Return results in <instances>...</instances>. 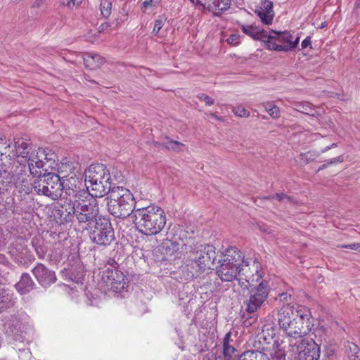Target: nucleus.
<instances>
[{
	"mask_svg": "<svg viewBox=\"0 0 360 360\" xmlns=\"http://www.w3.org/2000/svg\"><path fill=\"white\" fill-rule=\"evenodd\" d=\"M342 162H343L342 156V155L338 156V158L330 160L328 163L323 164L322 166H321L319 168L318 171H320V170L327 167L329 165L335 164V163Z\"/></svg>",
	"mask_w": 360,
	"mask_h": 360,
	"instance_id": "603ef678",
	"label": "nucleus"
},
{
	"mask_svg": "<svg viewBox=\"0 0 360 360\" xmlns=\"http://www.w3.org/2000/svg\"><path fill=\"white\" fill-rule=\"evenodd\" d=\"M219 263L220 264L217 266L216 272L221 281L231 282L237 278V276H240L242 269L236 267V264H229V262L226 263L221 260Z\"/></svg>",
	"mask_w": 360,
	"mask_h": 360,
	"instance_id": "ddd939ff",
	"label": "nucleus"
},
{
	"mask_svg": "<svg viewBox=\"0 0 360 360\" xmlns=\"http://www.w3.org/2000/svg\"><path fill=\"white\" fill-rule=\"evenodd\" d=\"M87 230L91 241L98 245L106 247L115 240L110 219L102 215Z\"/></svg>",
	"mask_w": 360,
	"mask_h": 360,
	"instance_id": "0eeeda50",
	"label": "nucleus"
},
{
	"mask_svg": "<svg viewBox=\"0 0 360 360\" xmlns=\"http://www.w3.org/2000/svg\"><path fill=\"white\" fill-rule=\"evenodd\" d=\"M65 193L69 196H75L77 199H79V194L84 190L80 189V185L82 183L75 177L71 176L66 180V182L63 181Z\"/></svg>",
	"mask_w": 360,
	"mask_h": 360,
	"instance_id": "aec40b11",
	"label": "nucleus"
},
{
	"mask_svg": "<svg viewBox=\"0 0 360 360\" xmlns=\"http://www.w3.org/2000/svg\"><path fill=\"white\" fill-rule=\"evenodd\" d=\"M264 347L247 350L240 354L239 360H269V356L263 352Z\"/></svg>",
	"mask_w": 360,
	"mask_h": 360,
	"instance_id": "b1692460",
	"label": "nucleus"
},
{
	"mask_svg": "<svg viewBox=\"0 0 360 360\" xmlns=\"http://www.w3.org/2000/svg\"><path fill=\"white\" fill-rule=\"evenodd\" d=\"M25 328V326L20 319L13 318L6 323V334L13 341L24 343L26 340Z\"/></svg>",
	"mask_w": 360,
	"mask_h": 360,
	"instance_id": "4468645a",
	"label": "nucleus"
},
{
	"mask_svg": "<svg viewBox=\"0 0 360 360\" xmlns=\"http://www.w3.org/2000/svg\"><path fill=\"white\" fill-rule=\"evenodd\" d=\"M268 113L272 118H278L280 116V110L278 107L273 104L271 109H269Z\"/></svg>",
	"mask_w": 360,
	"mask_h": 360,
	"instance_id": "3c124183",
	"label": "nucleus"
},
{
	"mask_svg": "<svg viewBox=\"0 0 360 360\" xmlns=\"http://www.w3.org/2000/svg\"><path fill=\"white\" fill-rule=\"evenodd\" d=\"M236 279L238 281V284L243 289L249 290L250 288H251L253 286H255L254 285H250V281L246 278H241L240 276H237Z\"/></svg>",
	"mask_w": 360,
	"mask_h": 360,
	"instance_id": "09e8293b",
	"label": "nucleus"
},
{
	"mask_svg": "<svg viewBox=\"0 0 360 360\" xmlns=\"http://www.w3.org/2000/svg\"><path fill=\"white\" fill-rule=\"evenodd\" d=\"M243 32L247 35L251 37L255 40H264L267 37V32L263 29L253 25H241Z\"/></svg>",
	"mask_w": 360,
	"mask_h": 360,
	"instance_id": "4be33fe9",
	"label": "nucleus"
},
{
	"mask_svg": "<svg viewBox=\"0 0 360 360\" xmlns=\"http://www.w3.org/2000/svg\"><path fill=\"white\" fill-rule=\"evenodd\" d=\"M197 97L199 98V100L204 101L207 105H212L214 103L213 98L203 93L199 94Z\"/></svg>",
	"mask_w": 360,
	"mask_h": 360,
	"instance_id": "de8ad7c7",
	"label": "nucleus"
},
{
	"mask_svg": "<svg viewBox=\"0 0 360 360\" xmlns=\"http://www.w3.org/2000/svg\"><path fill=\"white\" fill-rule=\"evenodd\" d=\"M295 106L297 111L306 115L314 116L315 110L312 108L310 103L304 102H298L295 103Z\"/></svg>",
	"mask_w": 360,
	"mask_h": 360,
	"instance_id": "7c9ffc66",
	"label": "nucleus"
},
{
	"mask_svg": "<svg viewBox=\"0 0 360 360\" xmlns=\"http://www.w3.org/2000/svg\"><path fill=\"white\" fill-rule=\"evenodd\" d=\"M319 155L320 153L316 151H308L304 153H301L300 155V159L302 163L308 164L316 160Z\"/></svg>",
	"mask_w": 360,
	"mask_h": 360,
	"instance_id": "473e14b6",
	"label": "nucleus"
},
{
	"mask_svg": "<svg viewBox=\"0 0 360 360\" xmlns=\"http://www.w3.org/2000/svg\"><path fill=\"white\" fill-rule=\"evenodd\" d=\"M297 356L295 360H319L321 348L312 339H304L297 346Z\"/></svg>",
	"mask_w": 360,
	"mask_h": 360,
	"instance_id": "9b49d317",
	"label": "nucleus"
},
{
	"mask_svg": "<svg viewBox=\"0 0 360 360\" xmlns=\"http://www.w3.org/2000/svg\"><path fill=\"white\" fill-rule=\"evenodd\" d=\"M346 352L350 360L355 358L356 355H360V349L356 344L352 342H347V345H346Z\"/></svg>",
	"mask_w": 360,
	"mask_h": 360,
	"instance_id": "72a5a7b5",
	"label": "nucleus"
},
{
	"mask_svg": "<svg viewBox=\"0 0 360 360\" xmlns=\"http://www.w3.org/2000/svg\"><path fill=\"white\" fill-rule=\"evenodd\" d=\"M11 172V179L12 180V187L20 183H25V179L27 177L26 166L24 164L19 163L16 168Z\"/></svg>",
	"mask_w": 360,
	"mask_h": 360,
	"instance_id": "5701e85b",
	"label": "nucleus"
},
{
	"mask_svg": "<svg viewBox=\"0 0 360 360\" xmlns=\"http://www.w3.org/2000/svg\"><path fill=\"white\" fill-rule=\"evenodd\" d=\"M267 37L264 40H261L266 44L268 49L274 50L277 51H286V49H285V46L277 44L275 41H277L274 35H270L267 34Z\"/></svg>",
	"mask_w": 360,
	"mask_h": 360,
	"instance_id": "cd10ccee",
	"label": "nucleus"
},
{
	"mask_svg": "<svg viewBox=\"0 0 360 360\" xmlns=\"http://www.w3.org/2000/svg\"><path fill=\"white\" fill-rule=\"evenodd\" d=\"M309 45H311V38L310 37H307L302 41L301 46L302 49H306Z\"/></svg>",
	"mask_w": 360,
	"mask_h": 360,
	"instance_id": "052dcab7",
	"label": "nucleus"
},
{
	"mask_svg": "<svg viewBox=\"0 0 360 360\" xmlns=\"http://www.w3.org/2000/svg\"><path fill=\"white\" fill-rule=\"evenodd\" d=\"M11 183L10 172H6V174L0 175V195L12 188Z\"/></svg>",
	"mask_w": 360,
	"mask_h": 360,
	"instance_id": "c85d7f7f",
	"label": "nucleus"
},
{
	"mask_svg": "<svg viewBox=\"0 0 360 360\" xmlns=\"http://www.w3.org/2000/svg\"><path fill=\"white\" fill-rule=\"evenodd\" d=\"M102 281L115 292H121L128 287V280L117 269L107 268L102 272Z\"/></svg>",
	"mask_w": 360,
	"mask_h": 360,
	"instance_id": "9d476101",
	"label": "nucleus"
},
{
	"mask_svg": "<svg viewBox=\"0 0 360 360\" xmlns=\"http://www.w3.org/2000/svg\"><path fill=\"white\" fill-rule=\"evenodd\" d=\"M239 352L233 346L228 345L223 347V356L224 360H239L240 358Z\"/></svg>",
	"mask_w": 360,
	"mask_h": 360,
	"instance_id": "bb28decb",
	"label": "nucleus"
},
{
	"mask_svg": "<svg viewBox=\"0 0 360 360\" xmlns=\"http://www.w3.org/2000/svg\"><path fill=\"white\" fill-rule=\"evenodd\" d=\"M166 244V250L169 255H173L178 252H182L181 246H179L178 242H176L173 238H171Z\"/></svg>",
	"mask_w": 360,
	"mask_h": 360,
	"instance_id": "4c0bfd02",
	"label": "nucleus"
},
{
	"mask_svg": "<svg viewBox=\"0 0 360 360\" xmlns=\"http://www.w3.org/2000/svg\"><path fill=\"white\" fill-rule=\"evenodd\" d=\"M172 238L178 242L179 246L181 248L182 253H190L196 243L195 239L188 236V232L184 229L176 231Z\"/></svg>",
	"mask_w": 360,
	"mask_h": 360,
	"instance_id": "dca6fc26",
	"label": "nucleus"
},
{
	"mask_svg": "<svg viewBox=\"0 0 360 360\" xmlns=\"http://www.w3.org/2000/svg\"><path fill=\"white\" fill-rule=\"evenodd\" d=\"M278 297L281 299V301L283 302H288L291 300V295L288 292H282L278 294Z\"/></svg>",
	"mask_w": 360,
	"mask_h": 360,
	"instance_id": "bf43d9fd",
	"label": "nucleus"
},
{
	"mask_svg": "<svg viewBox=\"0 0 360 360\" xmlns=\"http://www.w3.org/2000/svg\"><path fill=\"white\" fill-rule=\"evenodd\" d=\"M166 19L163 16H159L157 20H155L154 23V27L153 30V32L155 33V34H158L164 25V23L165 22Z\"/></svg>",
	"mask_w": 360,
	"mask_h": 360,
	"instance_id": "c03bdc74",
	"label": "nucleus"
},
{
	"mask_svg": "<svg viewBox=\"0 0 360 360\" xmlns=\"http://www.w3.org/2000/svg\"><path fill=\"white\" fill-rule=\"evenodd\" d=\"M224 259H220L221 261L228 263L229 264H236V267L240 268L243 263H245V265H248V262L244 260V256L243 253L236 247H231L226 250L224 254Z\"/></svg>",
	"mask_w": 360,
	"mask_h": 360,
	"instance_id": "a211bd4d",
	"label": "nucleus"
},
{
	"mask_svg": "<svg viewBox=\"0 0 360 360\" xmlns=\"http://www.w3.org/2000/svg\"><path fill=\"white\" fill-rule=\"evenodd\" d=\"M9 166L6 165L2 160L0 159V175L6 174L8 171Z\"/></svg>",
	"mask_w": 360,
	"mask_h": 360,
	"instance_id": "13d9d810",
	"label": "nucleus"
},
{
	"mask_svg": "<svg viewBox=\"0 0 360 360\" xmlns=\"http://www.w3.org/2000/svg\"><path fill=\"white\" fill-rule=\"evenodd\" d=\"M165 139L167 140V141L166 142V145H165V149L173 151L181 150V148L184 146L182 143L179 142L177 141H172L168 136H166Z\"/></svg>",
	"mask_w": 360,
	"mask_h": 360,
	"instance_id": "c9c22d12",
	"label": "nucleus"
},
{
	"mask_svg": "<svg viewBox=\"0 0 360 360\" xmlns=\"http://www.w3.org/2000/svg\"><path fill=\"white\" fill-rule=\"evenodd\" d=\"M300 41V37H297L295 41H292V39H290V42H289V44H284L285 49H286V51H292L294 49L297 47Z\"/></svg>",
	"mask_w": 360,
	"mask_h": 360,
	"instance_id": "864d4df0",
	"label": "nucleus"
},
{
	"mask_svg": "<svg viewBox=\"0 0 360 360\" xmlns=\"http://www.w3.org/2000/svg\"><path fill=\"white\" fill-rule=\"evenodd\" d=\"M100 10L101 15L104 18H108L111 14L112 2L110 0H101L100 4Z\"/></svg>",
	"mask_w": 360,
	"mask_h": 360,
	"instance_id": "f704fd0d",
	"label": "nucleus"
},
{
	"mask_svg": "<svg viewBox=\"0 0 360 360\" xmlns=\"http://www.w3.org/2000/svg\"><path fill=\"white\" fill-rule=\"evenodd\" d=\"M32 273L38 283L43 288L49 287L55 283L57 280L55 271L49 269L41 263H37L32 269Z\"/></svg>",
	"mask_w": 360,
	"mask_h": 360,
	"instance_id": "f8f14e48",
	"label": "nucleus"
},
{
	"mask_svg": "<svg viewBox=\"0 0 360 360\" xmlns=\"http://www.w3.org/2000/svg\"><path fill=\"white\" fill-rule=\"evenodd\" d=\"M43 153L44 155V159L46 160V165L49 164L48 167H53V166L56 165V160L57 159V155L56 153H52L51 150H49L48 153L44 150L43 151Z\"/></svg>",
	"mask_w": 360,
	"mask_h": 360,
	"instance_id": "a19ab883",
	"label": "nucleus"
},
{
	"mask_svg": "<svg viewBox=\"0 0 360 360\" xmlns=\"http://www.w3.org/2000/svg\"><path fill=\"white\" fill-rule=\"evenodd\" d=\"M34 190L38 195L48 196L53 200L61 198L63 193V183L60 177L53 172L40 174L33 183Z\"/></svg>",
	"mask_w": 360,
	"mask_h": 360,
	"instance_id": "423d86ee",
	"label": "nucleus"
},
{
	"mask_svg": "<svg viewBox=\"0 0 360 360\" xmlns=\"http://www.w3.org/2000/svg\"><path fill=\"white\" fill-rule=\"evenodd\" d=\"M15 147L18 156L25 158V160L27 158L30 157L32 145L30 143L27 142L24 139H18L15 143Z\"/></svg>",
	"mask_w": 360,
	"mask_h": 360,
	"instance_id": "393cba45",
	"label": "nucleus"
},
{
	"mask_svg": "<svg viewBox=\"0 0 360 360\" xmlns=\"http://www.w3.org/2000/svg\"><path fill=\"white\" fill-rule=\"evenodd\" d=\"M106 198L108 211L116 218L124 219L137 209L132 193L124 186H115Z\"/></svg>",
	"mask_w": 360,
	"mask_h": 360,
	"instance_id": "20e7f679",
	"label": "nucleus"
},
{
	"mask_svg": "<svg viewBox=\"0 0 360 360\" xmlns=\"http://www.w3.org/2000/svg\"><path fill=\"white\" fill-rule=\"evenodd\" d=\"M285 198H286V194L283 193H276L273 195H269L268 197H265L264 199L273 200L276 199L280 202L285 201Z\"/></svg>",
	"mask_w": 360,
	"mask_h": 360,
	"instance_id": "5fc2aeb1",
	"label": "nucleus"
},
{
	"mask_svg": "<svg viewBox=\"0 0 360 360\" xmlns=\"http://www.w3.org/2000/svg\"><path fill=\"white\" fill-rule=\"evenodd\" d=\"M231 0H214V4L211 13L216 16H221L223 13L227 11L231 6Z\"/></svg>",
	"mask_w": 360,
	"mask_h": 360,
	"instance_id": "a878e982",
	"label": "nucleus"
},
{
	"mask_svg": "<svg viewBox=\"0 0 360 360\" xmlns=\"http://www.w3.org/2000/svg\"><path fill=\"white\" fill-rule=\"evenodd\" d=\"M232 111L236 116L240 117H248L250 115V112L242 105L233 107Z\"/></svg>",
	"mask_w": 360,
	"mask_h": 360,
	"instance_id": "79ce46f5",
	"label": "nucleus"
},
{
	"mask_svg": "<svg viewBox=\"0 0 360 360\" xmlns=\"http://www.w3.org/2000/svg\"><path fill=\"white\" fill-rule=\"evenodd\" d=\"M270 292L268 281L262 280L257 285L249 290L248 298L243 302L245 311L248 314L257 312L264 305Z\"/></svg>",
	"mask_w": 360,
	"mask_h": 360,
	"instance_id": "1a4fd4ad",
	"label": "nucleus"
},
{
	"mask_svg": "<svg viewBox=\"0 0 360 360\" xmlns=\"http://www.w3.org/2000/svg\"><path fill=\"white\" fill-rule=\"evenodd\" d=\"M15 287L20 295H25L32 290L36 285L28 273H23Z\"/></svg>",
	"mask_w": 360,
	"mask_h": 360,
	"instance_id": "6ab92c4d",
	"label": "nucleus"
},
{
	"mask_svg": "<svg viewBox=\"0 0 360 360\" xmlns=\"http://www.w3.org/2000/svg\"><path fill=\"white\" fill-rule=\"evenodd\" d=\"M271 32L275 34L274 37L278 42L289 44L290 39H292V34L288 31L278 32L272 30Z\"/></svg>",
	"mask_w": 360,
	"mask_h": 360,
	"instance_id": "2f4dec72",
	"label": "nucleus"
},
{
	"mask_svg": "<svg viewBox=\"0 0 360 360\" xmlns=\"http://www.w3.org/2000/svg\"><path fill=\"white\" fill-rule=\"evenodd\" d=\"M45 2V0H36L32 7V8H39L42 4H44Z\"/></svg>",
	"mask_w": 360,
	"mask_h": 360,
	"instance_id": "69168bd1",
	"label": "nucleus"
},
{
	"mask_svg": "<svg viewBox=\"0 0 360 360\" xmlns=\"http://www.w3.org/2000/svg\"><path fill=\"white\" fill-rule=\"evenodd\" d=\"M96 198L81 193L79 199H76L75 219L84 230L89 229L100 217Z\"/></svg>",
	"mask_w": 360,
	"mask_h": 360,
	"instance_id": "39448f33",
	"label": "nucleus"
},
{
	"mask_svg": "<svg viewBox=\"0 0 360 360\" xmlns=\"http://www.w3.org/2000/svg\"><path fill=\"white\" fill-rule=\"evenodd\" d=\"M274 352L271 354L269 360H286V353L285 350L280 347V345L278 341H275L274 345Z\"/></svg>",
	"mask_w": 360,
	"mask_h": 360,
	"instance_id": "c756f323",
	"label": "nucleus"
},
{
	"mask_svg": "<svg viewBox=\"0 0 360 360\" xmlns=\"http://www.w3.org/2000/svg\"><path fill=\"white\" fill-rule=\"evenodd\" d=\"M108 264L111 266L110 269H117L118 264L114 259H109Z\"/></svg>",
	"mask_w": 360,
	"mask_h": 360,
	"instance_id": "0e129e2a",
	"label": "nucleus"
},
{
	"mask_svg": "<svg viewBox=\"0 0 360 360\" xmlns=\"http://www.w3.org/2000/svg\"><path fill=\"white\" fill-rule=\"evenodd\" d=\"M261 8L265 11L267 14H270L273 17L274 16V13L273 11V2L269 0H262L261 2Z\"/></svg>",
	"mask_w": 360,
	"mask_h": 360,
	"instance_id": "37998d69",
	"label": "nucleus"
},
{
	"mask_svg": "<svg viewBox=\"0 0 360 360\" xmlns=\"http://www.w3.org/2000/svg\"><path fill=\"white\" fill-rule=\"evenodd\" d=\"M27 159L28 161V167H29L30 174H32L33 176H39V174H40V172H39L37 171V169H36L35 163H34L35 161L34 160H32L30 158V157L27 158Z\"/></svg>",
	"mask_w": 360,
	"mask_h": 360,
	"instance_id": "49530a36",
	"label": "nucleus"
},
{
	"mask_svg": "<svg viewBox=\"0 0 360 360\" xmlns=\"http://www.w3.org/2000/svg\"><path fill=\"white\" fill-rule=\"evenodd\" d=\"M231 336V332H228L225 335V336L224 338V340H223V347L226 346V345H230L229 344V341H230Z\"/></svg>",
	"mask_w": 360,
	"mask_h": 360,
	"instance_id": "680f3d73",
	"label": "nucleus"
},
{
	"mask_svg": "<svg viewBox=\"0 0 360 360\" xmlns=\"http://www.w3.org/2000/svg\"><path fill=\"white\" fill-rule=\"evenodd\" d=\"M255 13L259 17L263 23L266 25H271L272 23L274 17L270 14H267L262 8L260 7L259 9H257Z\"/></svg>",
	"mask_w": 360,
	"mask_h": 360,
	"instance_id": "e433bc0d",
	"label": "nucleus"
},
{
	"mask_svg": "<svg viewBox=\"0 0 360 360\" xmlns=\"http://www.w3.org/2000/svg\"><path fill=\"white\" fill-rule=\"evenodd\" d=\"M216 248L210 244L196 243L191 250L188 259L202 271L211 269L216 260Z\"/></svg>",
	"mask_w": 360,
	"mask_h": 360,
	"instance_id": "6e6552de",
	"label": "nucleus"
},
{
	"mask_svg": "<svg viewBox=\"0 0 360 360\" xmlns=\"http://www.w3.org/2000/svg\"><path fill=\"white\" fill-rule=\"evenodd\" d=\"M82 2V0H61V4L69 8H72L75 6H79Z\"/></svg>",
	"mask_w": 360,
	"mask_h": 360,
	"instance_id": "8fccbe9b",
	"label": "nucleus"
},
{
	"mask_svg": "<svg viewBox=\"0 0 360 360\" xmlns=\"http://www.w3.org/2000/svg\"><path fill=\"white\" fill-rule=\"evenodd\" d=\"M13 348L19 352V358L21 360H30L32 356V353L30 351V349L27 347H19L17 344L13 343Z\"/></svg>",
	"mask_w": 360,
	"mask_h": 360,
	"instance_id": "ea45409f",
	"label": "nucleus"
},
{
	"mask_svg": "<svg viewBox=\"0 0 360 360\" xmlns=\"http://www.w3.org/2000/svg\"><path fill=\"white\" fill-rule=\"evenodd\" d=\"M133 218L139 232L146 236L157 235L166 224L164 210L154 205L136 209Z\"/></svg>",
	"mask_w": 360,
	"mask_h": 360,
	"instance_id": "7ed1b4c3",
	"label": "nucleus"
},
{
	"mask_svg": "<svg viewBox=\"0 0 360 360\" xmlns=\"http://www.w3.org/2000/svg\"><path fill=\"white\" fill-rule=\"evenodd\" d=\"M15 188L18 189L19 193L25 194H30L32 188L34 189L33 184L32 185L29 184L27 177L25 179V183H20L16 185Z\"/></svg>",
	"mask_w": 360,
	"mask_h": 360,
	"instance_id": "58836bf2",
	"label": "nucleus"
},
{
	"mask_svg": "<svg viewBox=\"0 0 360 360\" xmlns=\"http://www.w3.org/2000/svg\"><path fill=\"white\" fill-rule=\"evenodd\" d=\"M153 2L151 0H146L142 3V7L147 8L149 6H153Z\"/></svg>",
	"mask_w": 360,
	"mask_h": 360,
	"instance_id": "338daca9",
	"label": "nucleus"
},
{
	"mask_svg": "<svg viewBox=\"0 0 360 360\" xmlns=\"http://www.w3.org/2000/svg\"><path fill=\"white\" fill-rule=\"evenodd\" d=\"M8 253L15 263L20 265L26 264L25 259L28 254V250L23 243L16 241L11 243L8 247Z\"/></svg>",
	"mask_w": 360,
	"mask_h": 360,
	"instance_id": "2eb2a0df",
	"label": "nucleus"
},
{
	"mask_svg": "<svg viewBox=\"0 0 360 360\" xmlns=\"http://www.w3.org/2000/svg\"><path fill=\"white\" fill-rule=\"evenodd\" d=\"M6 238L4 236L3 229L0 227V248L5 245Z\"/></svg>",
	"mask_w": 360,
	"mask_h": 360,
	"instance_id": "e2e57ef3",
	"label": "nucleus"
},
{
	"mask_svg": "<svg viewBox=\"0 0 360 360\" xmlns=\"http://www.w3.org/2000/svg\"><path fill=\"white\" fill-rule=\"evenodd\" d=\"M109 26L110 25L108 22L102 23L98 27L99 32L105 31Z\"/></svg>",
	"mask_w": 360,
	"mask_h": 360,
	"instance_id": "774afa93",
	"label": "nucleus"
},
{
	"mask_svg": "<svg viewBox=\"0 0 360 360\" xmlns=\"http://www.w3.org/2000/svg\"><path fill=\"white\" fill-rule=\"evenodd\" d=\"M214 4V0H196L195 5L202 6L204 9L211 12L212 5Z\"/></svg>",
	"mask_w": 360,
	"mask_h": 360,
	"instance_id": "a18cd8bd",
	"label": "nucleus"
},
{
	"mask_svg": "<svg viewBox=\"0 0 360 360\" xmlns=\"http://www.w3.org/2000/svg\"><path fill=\"white\" fill-rule=\"evenodd\" d=\"M36 169H42L44 171H45V173H47L49 168L46 167V163L44 162L41 160H38L37 161L34 162Z\"/></svg>",
	"mask_w": 360,
	"mask_h": 360,
	"instance_id": "4d7b16f0",
	"label": "nucleus"
},
{
	"mask_svg": "<svg viewBox=\"0 0 360 360\" xmlns=\"http://www.w3.org/2000/svg\"><path fill=\"white\" fill-rule=\"evenodd\" d=\"M86 191L82 195L102 198L109 193L112 186L109 169L103 164H91L84 172Z\"/></svg>",
	"mask_w": 360,
	"mask_h": 360,
	"instance_id": "f03ea898",
	"label": "nucleus"
},
{
	"mask_svg": "<svg viewBox=\"0 0 360 360\" xmlns=\"http://www.w3.org/2000/svg\"><path fill=\"white\" fill-rule=\"evenodd\" d=\"M76 200L73 202L70 201L64 205H61L56 210L57 215L61 223H68L73 221L75 218Z\"/></svg>",
	"mask_w": 360,
	"mask_h": 360,
	"instance_id": "f3484780",
	"label": "nucleus"
},
{
	"mask_svg": "<svg viewBox=\"0 0 360 360\" xmlns=\"http://www.w3.org/2000/svg\"><path fill=\"white\" fill-rule=\"evenodd\" d=\"M83 61L86 68L95 70L100 68L104 63L105 60L97 53H86L83 56Z\"/></svg>",
	"mask_w": 360,
	"mask_h": 360,
	"instance_id": "412c9836",
	"label": "nucleus"
},
{
	"mask_svg": "<svg viewBox=\"0 0 360 360\" xmlns=\"http://www.w3.org/2000/svg\"><path fill=\"white\" fill-rule=\"evenodd\" d=\"M279 328L288 336L298 338L307 335L310 330V312L304 309H295L293 306H283L277 313Z\"/></svg>",
	"mask_w": 360,
	"mask_h": 360,
	"instance_id": "f257e3e1",
	"label": "nucleus"
},
{
	"mask_svg": "<svg viewBox=\"0 0 360 360\" xmlns=\"http://www.w3.org/2000/svg\"><path fill=\"white\" fill-rule=\"evenodd\" d=\"M226 41L229 44L236 45L239 43V35L231 34L227 38Z\"/></svg>",
	"mask_w": 360,
	"mask_h": 360,
	"instance_id": "6e6d98bb",
	"label": "nucleus"
}]
</instances>
